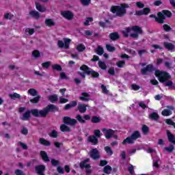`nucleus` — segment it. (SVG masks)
<instances>
[{"mask_svg": "<svg viewBox=\"0 0 175 175\" xmlns=\"http://www.w3.org/2000/svg\"><path fill=\"white\" fill-rule=\"evenodd\" d=\"M143 30L139 26H134L132 27H127L122 31V33L125 38L131 36V38H139V33H142Z\"/></svg>", "mask_w": 175, "mask_h": 175, "instance_id": "obj_1", "label": "nucleus"}, {"mask_svg": "<svg viewBox=\"0 0 175 175\" xmlns=\"http://www.w3.org/2000/svg\"><path fill=\"white\" fill-rule=\"evenodd\" d=\"M129 8V5L124 3L120 4V5H113L111 8V12L113 14H116L118 17H122L126 14V9Z\"/></svg>", "mask_w": 175, "mask_h": 175, "instance_id": "obj_2", "label": "nucleus"}, {"mask_svg": "<svg viewBox=\"0 0 175 175\" xmlns=\"http://www.w3.org/2000/svg\"><path fill=\"white\" fill-rule=\"evenodd\" d=\"M165 16L166 17H171L172 12H170L168 10H164L162 11V12H159L157 14V17H156L155 15L154 14H150L149 17L152 18H155V21L159 24H163V23H165Z\"/></svg>", "mask_w": 175, "mask_h": 175, "instance_id": "obj_3", "label": "nucleus"}, {"mask_svg": "<svg viewBox=\"0 0 175 175\" xmlns=\"http://www.w3.org/2000/svg\"><path fill=\"white\" fill-rule=\"evenodd\" d=\"M154 75L157 78H158L159 81L160 83H165V81H167V80H169V79H171L172 76L169 75L165 71H161L159 70H157L154 72Z\"/></svg>", "mask_w": 175, "mask_h": 175, "instance_id": "obj_4", "label": "nucleus"}, {"mask_svg": "<svg viewBox=\"0 0 175 175\" xmlns=\"http://www.w3.org/2000/svg\"><path fill=\"white\" fill-rule=\"evenodd\" d=\"M57 107L54 105H49L43 109L40 110V117H46L50 111H55Z\"/></svg>", "mask_w": 175, "mask_h": 175, "instance_id": "obj_5", "label": "nucleus"}, {"mask_svg": "<svg viewBox=\"0 0 175 175\" xmlns=\"http://www.w3.org/2000/svg\"><path fill=\"white\" fill-rule=\"evenodd\" d=\"M70 42L72 40L69 38H63L62 40H59L57 41V46L59 49H65L66 50L69 49Z\"/></svg>", "mask_w": 175, "mask_h": 175, "instance_id": "obj_6", "label": "nucleus"}, {"mask_svg": "<svg viewBox=\"0 0 175 175\" xmlns=\"http://www.w3.org/2000/svg\"><path fill=\"white\" fill-rule=\"evenodd\" d=\"M80 70H83L87 75H91L92 77H99V73L92 70V69L90 68L88 66L85 65H83L80 67Z\"/></svg>", "mask_w": 175, "mask_h": 175, "instance_id": "obj_7", "label": "nucleus"}, {"mask_svg": "<svg viewBox=\"0 0 175 175\" xmlns=\"http://www.w3.org/2000/svg\"><path fill=\"white\" fill-rule=\"evenodd\" d=\"M102 132L104 133L106 139H111V137L117 139V135L116 134V131L112 129H103Z\"/></svg>", "mask_w": 175, "mask_h": 175, "instance_id": "obj_8", "label": "nucleus"}, {"mask_svg": "<svg viewBox=\"0 0 175 175\" xmlns=\"http://www.w3.org/2000/svg\"><path fill=\"white\" fill-rule=\"evenodd\" d=\"M173 110H174V107L167 106V108L162 111L161 114L164 117H167L169 116H172V114L173 113Z\"/></svg>", "mask_w": 175, "mask_h": 175, "instance_id": "obj_9", "label": "nucleus"}, {"mask_svg": "<svg viewBox=\"0 0 175 175\" xmlns=\"http://www.w3.org/2000/svg\"><path fill=\"white\" fill-rule=\"evenodd\" d=\"M154 70H155L154 66H152V64H149L146 66V68H142L141 72L142 75H148V73H151V72H154Z\"/></svg>", "mask_w": 175, "mask_h": 175, "instance_id": "obj_10", "label": "nucleus"}, {"mask_svg": "<svg viewBox=\"0 0 175 175\" xmlns=\"http://www.w3.org/2000/svg\"><path fill=\"white\" fill-rule=\"evenodd\" d=\"M64 122L67 125H71L72 126H73V125H76V124H77V120H76V119H72L69 117H64Z\"/></svg>", "mask_w": 175, "mask_h": 175, "instance_id": "obj_11", "label": "nucleus"}, {"mask_svg": "<svg viewBox=\"0 0 175 175\" xmlns=\"http://www.w3.org/2000/svg\"><path fill=\"white\" fill-rule=\"evenodd\" d=\"M62 16L64 17L66 20H73L74 14L73 12L70 11H64L61 13Z\"/></svg>", "mask_w": 175, "mask_h": 175, "instance_id": "obj_12", "label": "nucleus"}, {"mask_svg": "<svg viewBox=\"0 0 175 175\" xmlns=\"http://www.w3.org/2000/svg\"><path fill=\"white\" fill-rule=\"evenodd\" d=\"M90 155L93 159H99V152L96 149H92L90 152Z\"/></svg>", "mask_w": 175, "mask_h": 175, "instance_id": "obj_13", "label": "nucleus"}, {"mask_svg": "<svg viewBox=\"0 0 175 175\" xmlns=\"http://www.w3.org/2000/svg\"><path fill=\"white\" fill-rule=\"evenodd\" d=\"M20 118L23 121H29V120L31 119V111L28 110L26 112H25L23 114L22 117H21Z\"/></svg>", "mask_w": 175, "mask_h": 175, "instance_id": "obj_14", "label": "nucleus"}, {"mask_svg": "<svg viewBox=\"0 0 175 175\" xmlns=\"http://www.w3.org/2000/svg\"><path fill=\"white\" fill-rule=\"evenodd\" d=\"M36 8L38 12H40V13H45L46 12L47 9L44 5H40V3L36 2Z\"/></svg>", "mask_w": 175, "mask_h": 175, "instance_id": "obj_15", "label": "nucleus"}, {"mask_svg": "<svg viewBox=\"0 0 175 175\" xmlns=\"http://www.w3.org/2000/svg\"><path fill=\"white\" fill-rule=\"evenodd\" d=\"M29 14L33 18H36V20H39V18H40V14L36 10L30 11Z\"/></svg>", "mask_w": 175, "mask_h": 175, "instance_id": "obj_16", "label": "nucleus"}, {"mask_svg": "<svg viewBox=\"0 0 175 175\" xmlns=\"http://www.w3.org/2000/svg\"><path fill=\"white\" fill-rule=\"evenodd\" d=\"M88 162H90V159H86L84 161L81 162L80 163V167H81V169L85 167V169H89L90 167V164L87 163Z\"/></svg>", "mask_w": 175, "mask_h": 175, "instance_id": "obj_17", "label": "nucleus"}, {"mask_svg": "<svg viewBox=\"0 0 175 175\" xmlns=\"http://www.w3.org/2000/svg\"><path fill=\"white\" fill-rule=\"evenodd\" d=\"M45 25L46 27H54V25H55V22L51 18H46L45 20Z\"/></svg>", "mask_w": 175, "mask_h": 175, "instance_id": "obj_18", "label": "nucleus"}, {"mask_svg": "<svg viewBox=\"0 0 175 175\" xmlns=\"http://www.w3.org/2000/svg\"><path fill=\"white\" fill-rule=\"evenodd\" d=\"M167 135L169 142H170L173 144H175L174 135H173V134H172V133H170L169 131H167Z\"/></svg>", "mask_w": 175, "mask_h": 175, "instance_id": "obj_19", "label": "nucleus"}, {"mask_svg": "<svg viewBox=\"0 0 175 175\" xmlns=\"http://www.w3.org/2000/svg\"><path fill=\"white\" fill-rule=\"evenodd\" d=\"M78 110L80 113H85V111H87V105H85L84 104H79Z\"/></svg>", "mask_w": 175, "mask_h": 175, "instance_id": "obj_20", "label": "nucleus"}, {"mask_svg": "<svg viewBox=\"0 0 175 175\" xmlns=\"http://www.w3.org/2000/svg\"><path fill=\"white\" fill-rule=\"evenodd\" d=\"M40 155H41L43 161H44V162H50V159H49V156L47 155V153L46 152L41 151Z\"/></svg>", "mask_w": 175, "mask_h": 175, "instance_id": "obj_21", "label": "nucleus"}, {"mask_svg": "<svg viewBox=\"0 0 175 175\" xmlns=\"http://www.w3.org/2000/svg\"><path fill=\"white\" fill-rule=\"evenodd\" d=\"M88 140V142L92 143L94 146H95V144H98V139H96V137L94 135L90 136Z\"/></svg>", "mask_w": 175, "mask_h": 175, "instance_id": "obj_22", "label": "nucleus"}, {"mask_svg": "<svg viewBox=\"0 0 175 175\" xmlns=\"http://www.w3.org/2000/svg\"><path fill=\"white\" fill-rule=\"evenodd\" d=\"M75 106H77V102L72 101L65 106V110H69V109H72V107H75Z\"/></svg>", "mask_w": 175, "mask_h": 175, "instance_id": "obj_23", "label": "nucleus"}, {"mask_svg": "<svg viewBox=\"0 0 175 175\" xmlns=\"http://www.w3.org/2000/svg\"><path fill=\"white\" fill-rule=\"evenodd\" d=\"M81 100H83L85 102H87L90 100V94L88 93H82V96L79 98Z\"/></svg>", "mask_w": 175, "mask_h": 175, "instance_id": "obj_24", "label": "nucleus"}, {"mask_svg": "<svg viewBox=\"0 0 175 175\" xmlns=\"http://www.w3.org/2000/svg\"><path fill=\"white\" fill-rule=\"evenodd\" d=\"M30 113L34 117H40V111L38 109H33L30 110Z\"/></svg>", "mask_w": 175, "mask_h": 175, "instance_id": "obj_25", "label": "nucleus"}, {"mask_svg": "<svg viewBox=\"0 0 175 175\" xmlns=\"http://www.w3.org/2000/svg\"><path fill=\"white\" fill-rule=\"evenodd\" d=\"M8 96L10 98V99H12L13 100L16 99H20V98H21V96L17 93L10 94Z\"/></svg>", "mask_w": 175, "mask_h": 175, "instance_id": "obj_26", "label": "nucleus"}, {"mask_svg": "<svg viewBox=\"0 0 175 175\" xmlns=\"http://www.w3.org/2000/svg\"><path fill=\"white\" fill-rule=\"evenodd\" d=\"M135 140L133 139L132 137L131 136L124 139L122 142V144H126V143H128V144H133Z\"/></svg>", "mask_w": 175, "mask_h": 175, "instance_id": "obj_27", "label": "nucleus"}, {"mask_svg": "<svg viewBox=\"0 0 175 175\" xmlns=\"http://www.w3.org/2000/svg\"><path fill=\"white\" fill-rule=\"evenodd\" d=\"M164 47L167 49V50H174V46L173 44L170 42H164Z\"/></svg>", "mask_w": 175, "mask_h": 175, "instance_id": "obj_28", "label": "nucleus"}, {"mask_svg": "<svg viewBox=\"0 0 175 175\" xmlns=\"http://www.w3.org/2000/svg\"><path fill=\"white\" fill-rule=\"evenodd\" d=\"M60 131H62V132H70V128L66 124H62L60 126Z\"/></svg>", "mask_w": 175, "mask_h": 175, "instance_id": "obj_29", "label": "nucleus"}, {"mask_svg": "<svg viewBox=\"0 0 175 175\" xmlns=\"http://www.w3.org/2000/svg\"><path fill=\"white\" fill-rule=\"evenodd\" d=\"M109 38L111 39V40H117V39H119L120 36L118 33H112L109 34Z\"/></svg>", "mask_w": 175, "mask_h": 175, "instance_id": "obj_30", "label": "nucleus"}, {"mask_svg": "<svg viewBox=\"0 0 175 175\" xmlns=\"http://www.w3.org/2000/svg\"><path fill=\"white\" fill-rule=\"evenodd\" d=\"M98 66L100 68V69H103V70H106V69H107V66H106V63H105V62L98 61Z\"/></svg>", "mask_w": 175, "mask_h": 175, "instance_id": "obj_31", "label": "nucleus"}, {"mask_svg": "<svg viewBox=\"0 0 175 175\" xmlns=\"http://www.w3.org/2000/svg\"><path fill=\"white\" fill-rule=\"evenodd\" d=\"M149 118L150 120H154L155 121H157V120L159 118V116L158 115V113L153 112L149 116Z\"/></svg>", "mask_w": 175, "mask_h": 175, "instance_id": "obj_32", "label": "nucleus"}, {"mask_svg": "<svg viewBox=\"0 0 175 175\" xmlns=\"http://www.w3.org/2000/svg\"><path fill=\"white\" fill-rule=\"evenodd\" d=\"M111 170H113V168H111V166L106 165L104 167L103 172H104V173H106V174H110V173H111Z\"/></svg>", "mask_w": 175, "mask_h": 175, "instance_id": "obj_33", "label": "nucleus"}, {"mask_svg": "<svg viewBox=\"0 0 175 175\" xmlns=\"http://www.w3.org/2000/svg\"><path fill=\"white\" fill-rule=\"evenodd\" d=\"M131 137L135 141L140 137V133L139 131H135L132 135Z\"/></svg>", "mask_w": 175, "mask_h": 175, "instance_id": "obj_34", "label": "nucleus"}, {"mask_svg": "<svg viewBox=\"0 0 175 175\" xmlns=\"http://www.w3.org/2000/svg\"><path fill=\"white\" fill-rule=\"evenodd\" d=\"M40 144H43L44 146H50L51 144L50 142L44 139V138L40 139Z\"/></svg>", "mask_w": 175, "mask_h": 175, "instance_id": "obj_35", "label": "nucleus"}, {"mask_svg": "<svg viewBox=\"0 0 175 175\" xmlns=\"http://www.w3.org/2000/svg\"><path fill=\"white\" fill-rule=\"evenodd\" d=\"M49 99L50 102H51L52 103H54V102H56V100H58V97L57 96V95H52L49 96Z\"/></svg>", "mask_w": 175, "mask_h": 175, "instance_id": "obj_36", "label": "nucleus"}, {"mask_svg": "<svg viewBox=\"0 0 175 175\" xmlns=\"http://www.w3.org/2000/svg\"><path fill=\"white\" fill-rule=\"evenodd\" d=\"M28 94L31 95V96H36V95H38V91L35 89H30L28 90Z\"/></svg>", "mask_w": 175, "mask_h": 175, "instance_id": "obj_37", "label": "nucleus"}, {"mask_svg": "<svg viewBox=\"0 0 175 175\" xmlns=\"http://www.w3.org/2000/svg\"><path fill=\"white\" fill-rule=\"evenodd\" d=\"M26 35H33L35 30L33 29L27 28L25 30Z\"/></svg>", "mask_w": 175, "mask_h": 175, "instance_id": "obj_38", "label": "nucleus"}, {"mask_svg": "<svg viewBox=\"0 0 175 175\" xmlns=\"http://www.w3.org/2000/svg\"><path fill=\"white\" fill-rule=\"evenodd\" d=\"M52 69L61 72V70H62V67H61L59 64H54L52 66Z\"/></svg>", "mask_w": 175, "mask_h": 175, "instance_id": "obj_39", "label": "nucleus"}, {"mask_svg": "<svg viewBox=\"0 0 175 175\" xmlns=\"http://www.w3.org/2000/svg\"><path fill=\"white\" fill-rule=\"evenodd\" d=\"M76 118L77 121H79V122H80L81 124H84V122H85V120H84V118L80 115H77L76 116Z\"/></svg>", "mask_w": 175, "mask_h": 175, "instance_id": "obj_40", "label": "nucleus"}, {"mask_svg": "<svg viewBox=\"0 0 175 175\" xmlns=\"http://www.w3.org/2000/svg\"><path fill=\"white\" fill-rule=\"evenodd\" d=\"M106 49L110 53H113V51H116V48L110 44H107Z\"/></svg>", "mask_w": 175, "mask_h": 175, "instance_id": "obj_41", "label": "nucleus"}, {"mask_svg": "<svg viewBox=\"0 0 175 175\" xmlns=\"http://www.w3.org/2000/svg\"><path fill=\"white\" fill-rule=\"evenodd\" d=\"M105 150L107 154V155L111 156L113 155V150H111V148L109 146L105 147Z\"/></svg>", "mask_w": 175, "mask_h": 175, "instance_id": "obj_42", "label": "nucleus"}, {"mask_svg": "<svg viewBox=\"0 0 175 175\" xmlns=\"http://www.w3.org/2000/svg\"><path fill=\"white\" fill-rule=\"evenodd\" d=\"M142 131L144 135H147V133H148V126H147L146 124H144L142 126Z\"/></svg>", "mask_w": 175, "mask_h": 175, "instance_id": "obj_43", "label": "nucleus"}, {"mask_svg": "<svg viewBox=\"0 0 175 175\" xmlns=\"http://www.w3.org/2000/svg\"><path fill=\"white\" fill-rule=\"evenodd\" d=\"M4 18H5V20H12L13 18V14L11 13H5L4 14Z\"/></svg>", "mask_w": 175, "mask_h": 175, "instance_id": "obj_44", "label": "nucleus"}, {"mask_svg": "<svg viewBox=\"0 0 175 175\" xmlns=\"http://www.w3.org/2000/svg\"><path fill=\"white\" fill-rule=\"evenodd\" d=\"M164 150H165V151H167V152H172L174 150V146L170 145L169 147L164 148Z\"/></svg>", "mask_w": 175, "mask_h": 175, "instance_id": "obj_45", "label": "nucleus"}, {"mask_svg": "<svg viewBox=\"0 0 175 175\" xmlns=\"http://www.w3.org/2000/svg\"><path fill=\"white\" fill-rule=\"evenodd\" d=\"M77 50L78 51H84V50H85V46L81 44H79L78 46H77Z\"/></svg>", "mask_w": 175, "mask_h": 175, "instance_id": "obj_46", "label": "nucleus"}, {"mask_svg": "<svg viewBox=\"0 0 175 175\" xmlns=\"http://www.w3.org/2000/svg\"><path fill=\"white\" fill-rule=\"evenodd\" d=\"M50 65H51V62H46L42 64V68H44L45 69H49Z\"/></svg>", "mask_w": 175, "mask_h": 175, "instance_id": "obj_47", "label": "nucleus"}, {"mask_svg": "<svg viewBox=\"0 0 175 175\" xmlns=\"http://www.w3.org/2000/svg\"><path fill=\"white\" fill-rule=\"evenodd\" d=\"M92 122H93L94 124L100 122V118H99L98 117H96V116L92 117Z\"/></svg>", "mask_w": 175, "mask_h": 175, "instance_id": "obj_48", "label": "nucleus"}, {"mask_svg": "<svg viewBox=\"0 0 175 175\" xmlns=\"http://www.w3.org/2000/svg\"><path fill=\"white\" fill-rule=\"evenodd\" d=\"M81 3L83 6H88L91 3V0H81Z\"/></svg>", "mask_w": 175, "mask_h": 175, "instance_id": "obj_49", "label": "nucleus"}, {"mask_svg": "<svg viewBox=\"0 0 175 175\" xmlns=\"http://www.w3.org/2000/svg\"><path fill=\"white\" fill-rule=\"evenodd\" d=\"M104 53V51H103V48L100 47V46H98L96 49V53L98 55H102V54H103Z\"/></svg>", "mask_w": 175, "mask_h": 175, "instance_id": "obj_50", "label": "nucleus"}, {"mask_svg": "<svg viewBox=\"0 0 175 175\" xmlns=\"http://www.w3.org/2000/svg\"><path fill=\"white\" fill-rule=\"evenodd\" d=\"M150 12H151V9L149 8H146L142 10L143 15H147L148 13H150Z\"/></svg>", "mask_w": 175, "mask_h": 175, "instance_id": "obj_51", "label": "nucleus"}, {"mask_svg": "<svg viewBox=\"0 0 175 175\" xmlns=\"http://www.w3.org/2000/svg\"><path fill=\"white\" fill-rule=\"evenodd\" d=\"M40 99V96H38L37 97H35L33 99H31L30 100V102L31 103H38L39 102V100Z\"/></svg>", "mask_w": 175, "mask_h": 175, "instance_id": "obj_52", "label": "nucleus"}, {"mask_svg": "<svg viewBox=\"0 0 175 175\" xmlns=\"http://www.w3.org/2000/svg\"><path fill=\"white\" fill-rule=\"evenodd\" d=\"M101 90H102L103 94H109V90H107L106 86H105L104 85H101Z\"/></svg>", "mask_w": 175, "mask_h": 175, "instance_id": "obj_53", "label": "nucleus"}, {"mask_svg": "<svg viewBox=\"0 0 175 175\" xmlns=\"http://www.w3.org/2000/svg\"><path fill=\"white\" fill-rule=\"evenodd\" d=\"M116 65L118 68H124V66L125 65V62L119 61L116 63Z\"/></svg>", "mask_w": 175, "mask_h": 175, "instance_id": "obj_54", "label": "nucleus"}, {"mask_svg": "<svg viewBox=\"0 0 175 175\" xmlns=\"http://www.w3.org/2000/svg\"><path fill=\"white\" fill-rule=\"evenodd\" d=\"M51 137H58V132H57L56 131L53 130L51 131V134H50Z\"/></svg>", "mask_w": 175, "mask_h": 175, "instance_id": "obj_55", "label": "nucleus"}, {"mask_svg": "<svg viewBox=\"0 0 175 175\" xmlns=\"http://www.w3.org/2000/svg\"><path fill=\"white\" fill-rule=\"evenodd\" d=\"M51 164L53 166H58V165H59V161H58L57 160H55L54 159H53L51 161Z\"/></svg>", "mask_w": 175, "mask_h": 175, "instance_id": "obj_56", "label": "nucleus"}, {"mask_svg": "<svg viewBox=\"0 0 175 175\" xmlns=\"http://www.w3.org/2000/svg\"><path fill=\"white\" fill-rule=\"evenodd\" d=\"M131 89L134 91H139L140 90V87L136 84L131 85Z\"/></svg>", "mask_w": 175, "mask_h": 175, "instance_id": "obj_57", "label": "nucleus"}, {"mask_svg": "<svg viewBox=\"0 0 175 175\" xmlns=\"http://www.w3.org/2000/svg\"><path fill=\"white\" fill-rule=\"evenodd\" d=\"M32 55L34 56L35 58H38V57H40V53L38 51H34L32 53Z\"/></svg>", "mask_w": 175, "mask_h": 175, "instance_id": "obj_58", "label": "nucleus"}, {"mask_svg": "<svg viewBox=\"0 0 175 175\" xmlns=\"http://www.w3.org/2000/svg\"><path fill=\"white\" fill-rule=\"evenodd\" d=\"M136 6L137 8H139V9H143V8H144V4L141 1H138L136 3Z\"/></svg>", "mask_w": 175, "mask_h": 175, "instance_id": "obj_59", "label": "nucleus"}, {"mask_svg": "<svg viewBox=\"0 0 175 175\" xmlns=\"http://www.w3.org/2000/svg\"><path fill=\"white\" fill-rule=\"evenodd\" d=\"M92 21H93L92 18H88L84 23V25H90V23H92Z\"/></svg>", "mask_w": 175, "mask_h": 175, "instance_id": "obj_60", "label": "nucleus"}, {"mask_svg": "<svg viewBox=\"0 0 175 175\" xmlns=\"http://www.w3.org/2000/svg\"><path fill=\"white\" fill-rule=\"evenodd\" d=\"M164 65L165 68H167V69H172V62H165Z\"/></svg>", "mask_w": 175, "mask_h": 175, "instance_id": "obj_61", "label": "nucleus"}, {"mask_svg": "<svg viewBox=\"0 0 175 175\" xmlns=\"http://www.w3.org/2000/svg\"><path fill=\"white\" fill-rule=\"evenodd\" d=\"M163 29L165 30L167 32H169V31H170V30L172 29V28H170V26L167 25H166V24L163 25Z\"/></svg>", "mask_w": 175, "mask_h": 175, "instance_id": "obj_62", "label": "nucleus"}, {"mask_svg": "<svg viewBox=\"0 0 175 175\" xmlns=\"http://www.w3.org/2000/svg\"><path fill=\"white\" fill-rule=\"evenodd\" d=\"M15 174L16 175H25L24 172H23V170H16Z\"/></svg>", "mask_w": 175, "mask_h": 175, "instance_id": "obj_63", "label": "nucleus"}, {"mask_svg": "<svg viewBox=\"0 0 175 175\" xmlns=\"http://www.w3.org/2000/svg\"><path fill=\"white\" fill-rule=\"evenodd\" d=\"M94 135L96 137H100V130H95L94 131Z\"/></svg>", "mask_w": 175, "mask_h": 175, "instance_id": "obj_64", "label": "nucleus"}]
</instances>
